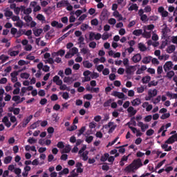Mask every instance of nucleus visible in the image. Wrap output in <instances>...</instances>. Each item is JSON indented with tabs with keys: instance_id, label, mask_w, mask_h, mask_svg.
I'll list each match as a JSON object with an SVG mask.
<instances>
[{
	"instance_id": "nucleus-59",
	"label": "nucleus",
	"mask_w": 177,
	"mask_h": 177,
	"mask_svg": "<svg viewBox=\"0 0 177 177\" xmlns=\"http://www.w3.org/2000/svg\"><path fill=\"white\" fill-rule=\"evenodd\" d=\"M50 99H51L52 102H56V100H58L59 97H57V94H53L50 96Z\"/></svg>"
},
{
	"instance_id": "nucleus-32",
	"label": "nucleus",
	"mask_w": 177,
	"mask_h": 177,
	"mask_svg": "<svg viewBox=\"0 0 177 177\" xmlns=\"http://www.w3.org/2000/svg\"><path fill=\"white\" fill-rule=\"evenodd\" d=\"M19 53V50H13V51L8 50V55H10V56L11 57L17 56Z\"/></svg>"
},
{
	"instance_id": "nucleus-28",
	"label": "nucleus",
	"mask_w": 177,
	"mask_h": 177,
	"mask_svg": "<svg viewBox=\"0 0 177 177\" xmlns=\"http://www.w3.org/2000/svg\"><path fill=\"white\" fill-rule=\"evenodd\" d=\"M89 153L88 152V151H86L84 153H82L81 154V157H82V160L83 161H87L88 160V154Z\"/></svg>"
},
{
	"instance_id": "nucleus-39",
	"label": "nucleus",
	"mask_w": 177,
	"mask_h": 177,
	"mask_svg": "<svg viewBox=\"0 0 177 177\" xmlns=\"http://www.w3.org/2000/svg\"><path fill=\"white\" fill-rule=\"evenodd\" d=\"M86 131V127H82L80 130L79 133H77V136L80 137L82 133H84Z\"/></svg>"
},
{
	"instance_id": "nucleus-57",
	"label": "nucleus",
	"mask_w": 177,
	"mask_h": 177,
	"mask_svg": "<svg viewBox=\"0 0 177 177\" xmlns=\"http://www.w3.org/2000/svg\"><path fill=\"white\" fill-rule=\"evenodd\" d=\"M28 142L30 143V145H34V143H37V139L34 138H29Z\"/></svg>"
},
{
	"instance_id": "nucleus-38",
	"label": "nucleus",
	"mask_w": 177,
	"mask_h": 177,
	"mask_svg": "<svg viewBox=\"0 0 177 177\" xmlns=\"http://www.w3.org/2000/svg\"><path fill=\"white\" fill-rule=\"evenodd\" d=\"M157 85H158V82H156L153 80L148 84V87L151 88V86H157Z\"/></svg>"
},
{
	"instance_id": "nucleus-45",
	"label": "nucleus",
	"mask_w": 177,
	"mask_h": 177,
	"mask_svg": "<svg viewBox=\"0 0 177 177\" xmlns=\"http://www.w3.org/2000/svg\"><path fill=\"white\" fill-rule=\"evenodd\" d=\"M4 16H6V17H12V16H13V12L7 10L5 12Z\"/></svg>"
},
{
	"instance_id": "nucleus-40",
	"label": "nucleus",
	"mask_w": 177,
	"mask_h": 177,
	"mask_svg": "<svg viewBox=\"0 0 177 177\" xmlns=\"http://www.w3.org/2000/svg\"><path fill=\"white\" fill-rule=\"evenodd\" d=\"M52 117L54 119L53 121H55V122H59V120H60V117H59V115H57V113L53 114Z\"/></svg>"
},
{
	"instance_id": "nucleus-61",
	"label": "nucleus",
	"mask_w": 177,
	"mask_h": 177,
	"mask_svg": "<svg viewBox=\"0 0 177 177\" xmlns=\"http://www.w3.org/2000/svg\"><path fill=\"white\" fill-rule=\"evenodd\" d=\"M57 147H58V149H64V143L62 141L59 142L57 144Z\"/></svg>"
},
{
	"instance_id": "nucleus-17",
	"label": "nucleus",
	"mask_w": 177,
	"mask_h": 177,
	"mask_svg": "<svg viewBox=\"0 0 177 177\" xmlns=\"http://www.w3.org/2000/svg\"><path fill=\"white\" fill-rule=\"evenodd\" d=\"M151 56H148V57H145L142 59V62L144 64H149V63H150L151 62Z\"/></svg>"
},
{
	"instance_id": "nucleus-30",
	"label": "nucleus",
	"mask_w": 177,
	"mask_h": 177,
	"mask_svg": "<svg viewBox=\"0 0 177 177\" xmlns=\"http://www.w3.org/2000/svg\"><path fill=\"white\" fill-rule=\"evenodd\" d=\"M165 143H168V145H172V143H175V140L174 139L173 136H170L166 141Z\"/></svg>"
},
{
	"instance_id": "nucleus-18",
	"label": "nucleus",
	"mask_w": 177,
	"mask_h": 177,
	"mask_svg": "<svg viewBox=\"0 0 177 177\" xmlns=\"http://www.w3.org/2000/svg\"><path fill=\"white\" fill-rule=\"evenodd\" d=\"M142 103L140 98H136L131 102L132 106H139Z\"/></svg>"
},
{
	"instance_id": "nucleus-60",
	"label": "nucleus",
	"mask_w": 177,
	"mask_h": 177,
	"mask_svg": "<svg viewBox=\"0 0 177 177\" xmlns=\"http://www.w3.org/2000/svg\"><path fill=\"white\" fill-rule=\"evenodd\" d=\"M91 26H97L99 24V21L97 19H94L91 21Z\"/></svg>"
},
{
	"instance_id": "nucleus-2",
	"label": "nucleus",
	"mask_w": 177,
	"mask_h": 177,
	"mask_svg": "<svg viewBox=\"0 0 177 177\" xmlns=\"http://www.w3.org/2000/svg\"><path fill=\"white\" fill-rule=\"evenodd\" d=\"M131 164L133 165V167L136 171L139 169L140 167H143V163H142V160L140 158L133 160Z\"/></svg>"
},
{
	"instance_id": "nucleus-44",
	"label": "nucleus",
	"mask_w": 177,
	"mask_h": 177,
	"mask_svg": "<svg viewBox=\"0 0 177 177\" xmlns=\"http://www.w3.org/2000/svg\"><path fill=\"white\" fill-rule=\"evenodd\" d=\"M140 17L141 21H143V23H146V21H147V20H149L146 14L141 15Z\"/></svg>"
},
{
	"instance_id": "nucleus-47",
	"label": "nucleus",
	"mask_w": 177,
	"mask_h": 177,
	"mask_svg": "<svg viewBox=\"0 0 177 177\" xmlns=\"http://www.w3.org/2000/svg\"><path fill=\"white\" fill-rule=\"evenodd\" d=\"M169 117H171V114L169 113H164L163 115H162V116L160 117L161 120H167V118H169Z\"/></svg>"
},
{
	"instance_id": "nucleus-19",
	"label": "nucleus",
	"mask_w": 177,
	"mask_h": 177,
	"mask_svg": "<svg viewBox=\"0 0 177 177\" xmlns=\"http://www.w3.org/2000/svg\"><path fill=\"white\" fill-rule=\"evenodd\" d=\"M138 49L140 52H146L147 50V48H146V46L143 43L138 44Z\"/></svg>"
},
{
	"instance_id": "nucleus-50",
	"label": "nucleus",
	"mask_w": 177,
	"mask_h": 177,
	"mask_svg": "<svg viewBox=\"0 0 177 177\" xmlns=\"http://www.w3.org/2000/svg\"><path fill=\"white\" fill-rule=\"evenodd\" d=\"M93 95L92 94H86L84 95V99H86V100H92Z\"/></svg>"
},
{
	"instance_id": "nucleus-22",
	"label": "nucleus",
	"mask_w": 177,
	"mask_h": 177,
	"mask_svg": "<svg viewBox=\"0 0 177 177\" xmlns=\"http://www.w3.org/2000/svg\"><path fill=\"white\" fill-rule=\"evenodd\" d=\"M10 111L11 113L12 112L15 115H19V114H20V108H11Z\"/></svg>"
},
{
	"instance_id": "nucleus-49",
	"label": "nucleus",
	"mask_w": 177,
	"mask_h": 177,
	"mask_svg": "<svg viewBox=\"0 0 177 177\" xmlns=\"http://www.w3.org/2000/svg\"><path fill=\"white\" fill-rule=\"evenodd\" d=\"M113 16L115 17H119L120 20H122V16H121V14L118 11H115L113 12Z\"/></svg>"
},
{
	"instance_id": "nucleus-35",
	"label": "nucleus",
	"mask_w": 177,
	"mask_h": 177,
	"mask_svg": "<svg viewBox=\"0 0 177 177\" xmlns=\"http://www.w3.org/2000/svg\"><path fill=\"white\" fill-rule=\"evenodd\" d=\"M70 151H71V147H70V145H66L62 151V153H70Z\"/></svg>"
},
{
	"instance_id": "nucleus-1",
	"label": "nucleus",
	"mask_w": 177,
	"mask_h": 177,
	"mask_svg": "<svg viewBox=\"0 0 177 177\" xmlns=\"http://www.w3.org/2000/svg\"><path fill=\"white\" fill-rule=\"evenodd\" d=\"M129 104H131V102H129V101H126L123 104V108L127 109V112L131 115H135L138 113V111H136V109H135V108H133V106H129Z\"/></svg>"
},
{
	"instance_id": "nucleus-33",
	"label": "nucleus",
	"mask_w": 177,
	"mask_h": 177,
	"mask_svg": "<svg viewBox=\"0 0 177 177\" xmlns=\"http://www.w3.org/2000/svg\"><path fill=\"white\" fill-rule=\"evenodd\" d=\"M174 75H175V72H174V71H170L167 73L166 77L167 78H169V80H171V78H172V77H174Z\"/></svg>"
},
{
	"instance_id": "nucleus-4",
	"label": "nucleus",
	"mask_w": 177,
	"mask_h": 177,
	"mask_svg": "<svg viewBox=\"0 0 177 177\" xmlns=\"http://www.w3.org/2000/svg\"><path fill=\"white\" fill-rule=\"evenodd\" d=\"M172 67H174V64L171 61L167 62L163 66V68L165 73H168V71H169Z\"/></svg>"
},
{
	"instance_id": "nucleus-14",
	"label": "nucleus",
	"mask_w": 177,
	"mask_h": 177,
	"mask_svg": "<svg viewBox=\"0 0 177 177\" xmlns=\"http://www.w3.org/2000/svg\"><path fill=\"white\" fill-rule=\"evenodd\" d=\"M26 70V68L20 69L19 71H15L12 73H10V77H17V75H19V73H21V71H24Z\"/></svg>"
},
{
	"instance_id": "nucleus-21",
	"label": "nucleus",
	"mask_w": 177,
	"mask_h": 177,
	"mask_svg": "<svg viewBox=\"0 0 177 177\" xmlns=\"http://www.w3.org/2000/svg\"><path fill=\"white\" fill-rule=\"evenodd\" d=\"M138 9H139V6H138V4L136 3H133L129 8L128 10H129V12H132V10H136L138 11Z\"/></svg>"
},
{
	"instance_id": "nucleus-15",
	"label": "nucleus",
	"mask_w": 177,
	"mask_h": 177,
	"mask_svg": "<svg viewBox=\"0 0 177 177\" xmlns=\"http://www.w3.org/2000/svg\"><path fill=\"white\" fill-rule=\"evenodd\" d=\"M41 32H44V30L42 28L33 30V34L35 35V37H39V35H41Z\"/></svg>"
},
{
	"instance_id": "nucleus-13",
	"label": "nucleus",
	"mask_w": 177,
	"mask_h": 177,
	"mask_svg": "<svg viewBox=\"0 0 177 177\" xmlns=\"http://www.w3.org/2000/svg\"><path fill=\"white\" fill-rule=\"evenodd\" d=\"M51 26L52 27H57V28H63V24L59 23L57 21H53Z\"/></svg>"
},
{
	"instance_id": "nucleus-26",
	"label": "nucleus",
	"mask_w": 177,
	"mask_h": 177,
	"mask_svg": "<svg viewBox=\"0 0 177 177\" xmlns=\"http://www.w3.org/2000/svg\"><path fill=\"white\" fill-rule=\"evenodd\" d=\"M175 45H171L167 48V53H173V52H175Z\"/></svg>"
},
{
	"instance_id": "nucleus-37",
	"label": "nucleus",
	"mask_w": 177,
	"mask_h": 177,
	"mask_svg": "<svg viewBox=\"0 0 177 177\" xmlns=\"http://www.w3.org/2000/svg\"><path fill=\"white\" fill-rule=\"evenodd\" d=\"M8 116L10 117V120L11 122L15 123V122H16V121H17L16 116L12 115V113H8Z\"/></svg>"
},
{
	"instance_id": "nucleus-54",
	"label": "nucleus",
	"mask_w": 177,
	"mask_h": 177,
	"mask_svg": "<svg viewBox=\"0 0 177 177\" xmlns=\"http://www.w3.org/2000/svg\"><path fill=\"white\" fill-rule=\"evenodd\" d=\"M77 125L73 124L70 127L67 128V131H69L70 132H73V131H75L77 129Z\"/></svg>"
},
{
	"instance_id": "nucleus-12",
	"label": "nucleus",
	"mask_w": 177,
	"mask_h": 177,
	"mask_svg": "<svg viewBox=\"0 0 177 177\" xmlns=\"http://www.w3.org/2000/svg\"><path fill=\"white\" fill-rule=\"evenodd\" d=\"M133 71H136V66H129L126 68V73H127L129 75H131L132 74Z\"/></svg>"
},
{
	"instance_id": "nucleus-6",
	"label": "nucleus",
	"mask_w": 177,
	"mask_h": 177,
	"mask_svg": "<svg viewBox=\"0 0 177 177\" xmlns=\"http://www.w3.org/2000/svg\"><path fill=\"white\" fill-rule=\"evenodd\" d=\"M158 13L161 14L162 17H168V11L165 10L164 7L160 6L158 8Z\"/></svg>"
},
{
	"instance_id": "nucleus-7",
	"label": "nucleus",
	"mask_w": 177,
	"mask_h": 177,
	"mask_svg": "<svg viewBox=\"0 0 177 177\" xmlns=\"http://www.w3.org/2000/svg\"><path fill=\"white\" fill-rule=\"evenodd\" d=\"M131 60L133 63H139L142 60V55L140 53H137L131 57Z\"/></svg>"
},
{
	"instance_id": "nucleus-46",
	"label": "nucleus",
	"mask_w": 177,
	"mask_h": 177,
	"mask_svg": "<svg viewBox=\"0 0 177 177\" xmlns=\"http://www.w3.org/2000/svg\"><path fill=\"white\" fill-rule=\"evenodd\" d=\"M64 73L66 75H71V74H73V70H71V68H66L65 69Z\"/></svg>"
},
{
	"instance_id": "nucleus-48",
	"label": "nucleus",
	"mask_w": 177,
	"mask_h": 177,
	"mask_svg": "<svg viewBox=\"0 0 177 177\" xmlns=\"http://www.w3.org/2000/svg\"><path fill=\"white\" fill-rule=\"evenodd\" d=\"M68 172H70V170H68V168H64L62 171H60L59 173V175H63V174L64 175H67V174H68Z\"/></svg>"
},
{
	"instance_id": "nucleus-25",
	"label": "nucleus",
	"mask_w": 177,
	"mask_h": 177,
	"mask_svg": "<svg viewBox=\"0 0 177 177\" xmlns=\"http://www.w3.org/2000/svg\"><path fill=\"white\" fill-rule=\"evenodd\" d=\"M113 102H114V100H113V99H109V100H106L103 104L104 107H110V106H111V103H113Z\"/></svg>"
},
{
	"instance_id": "nucleus-58",
	"label": "nucleus",
	"mask_w": 177,
	"mask_h": 177,
	"mask_svg": "<svg viewBox=\"0 0 177 177\" xmlns=\"http://www.w3.org/2000/svg\"><path fill=\"white\" fill-rule=\"evenodd\" d=\"M109 38H110V35L107 34L106 32H104L102 35V39L103 41H106V39H109Z\"/></svg>"
},
{
	"instance_id": "nucleus-42",
	"label": "nucleus",
	"mask_w": 177,
	"mask_h": 177,
	"mask_svg": "<svg viewBox=\"0 0 177 177\" xmlns=\"http://www.w3.org/2000/svg\"><path fill=\"white\" fill-rule=\"evenodd\" d=\"M24 19L25 20V21H26V23H30L32 21V17H31V16L30 15L25 16Z\"/></svg>"
},
{
	"instance_id": "nucleus-55",
	"label": "nucleus",
	"mask_w": 177,
	"mask_h": 177,
	"mask_svg": "<svg viewBox=\"0 0 177 177\" xmlns=\"http://www.w3.org/2000/svg\"><path fill=\"white\" fill-rule=\"evenodd\" d=\"M84 38L82 36H80L78 39V44L80 45H85V43L84 42Z\"/></svg>"
},
{
	"instance_id": "nucleus-11",
	"label": "nucleus",
	"mask_w": 177,
	"mask_h": 177,
	"mask_svg": "<svg viewBox=\"0 0 177 177\" xmlns=\"http://www.w3.org/2000/svg\"><path fill=\"white\" fill-rule=\"evenodd\" d=\"M53 82L55 84H56V85H58V86L59 85H62L63 84V81L62 80H60V77H59L58 75H55V76L53 77Z\"/></svg>"
},
{
	"instance_id": "nucleus-36",
	"label": "nucleus",
	"mask_w": 177,
	"mask_h": 177,
	"mask_svg": "<svg viewBox=\"0 0 177 177\" xmlns=\"http://www.w3.org/2000/svg\"><path fill=\"white\" fill-rule=\"evenodd\" d=\"M8 59H9V57L5 55H1L0 56V60H1V63H5V62H6V60H8Z\"/></svg>"
},
{
	"instance_id": "nucleus-53",
	"label": "nucleus",
	"mask_w": 177,
	"mask_h": 177,
	"mask_svg": "<svg viewBox=\"0 0 177 177\" xmlns=\"http://www.w3.org/2000/svg\"><path fill=\"white\" fill-rule=\"evenodd\" d=\"M153 134H154V130H153L152 129L147 130L146 132L147 136H151Z\"/></svg>"
},
{
	"instance_id": "nucleus-64",
	"label": "nucleus",
	"mask_w": 177,
	"mask_h": 177,
	"mask_svg": "<svg viewBox=\"0 0 177 177\" xmlns=\"http://www.w3.org/2000/svg\"><path fill=\"white\" fill-rule=\"evenodd\" d=\"M89 48H92V49H95L96 48V42L95 41H91L88 44Z\"/></svg>"
},
{
	"instance_id": "nucleus-52",
	"label": "nucleus",
	"mask_w": 177,
	"mask_h": 177,
	"mask_svg": "<svg viewBox=\"0 0 177 177\" xmlns=\"http://www.w3.org/2000/svg\"><path fill=\"white\" fill-rule=\"evenodd\" d=\"M32 12V9L31 8H28L24 10V15H30Z\"/></svg>"
},
{
	"instance_id": "nucleus-5",
	"label": "nucleus",
	"mask_w": 177,
	"mask_h": 177,
	"mask_svg": "<svg viewBox=\"0 0 177 177\" xmlns=\"http://www.w3.org/2000/svg\"><path fill=\"white\" fill-rule=\"evenodd\" d=\"M32 120V115H30L28 117L24 118L22 122L21 123L22 128H26V127H27V124H28L30 121H31Z\"/></svg>"
},
{
	"instance_id": "nucleus-10",
	"label": "nucleus",
	"mask_w": 177,
	"mask_h": 177,
	"mask_svg": "<svg viewBox=\"0 0 177 177\" xmlns=\"http://www.w3.org/2000/svg\"><path fill=\"white\" fill-rule=\"evenodd\" d=\"M124 172H127V174H131V172H135L136 169L135 167H133V165L131 163L124 168Z\"/></svg>"
},
{
	"instance_id": "nucleus-34",
	"label": "nucleus",
	"mask_w": 177,
	"mask_h": 177,
	"mask_svg": "<svg viewBox=\"0 0 177 177\" xmlns=\"http://www.w3.org/2000/svg\"><path fill=\"white\" fill-rule=\"evenodd\" d=\"M12 162V156H6L4 158V164H10V162Z\"/></svg>"
},
{
	"instance_id": "nucleus-29",
	"label": "nucleus",
	"mask_w": 177,
	"mask_h": 177,
	"mask_svg": "<svg viewBox=\"0 0 177 177\" xmlns=\"http://www.w3.org/2000/svg\"><path fill=\"white\" fill-rule=\"evenodd\" d=\"M83 66L86 68H91L92 67V63L89 62V61L83 62Z\"/></svg>"
},
{
	"instance_id": "nucleus-43",
	"label": "nucleus",
	"mask_w": 177,
	"mask_h": 177,
	"mask_svg": "<svg viewBox=\"0 0 177 177\" xmlns=\"http://www.w3.org/2000/svg\"><path fill=\"white\" fill-rule=\"evenodd\" d=\"M37 19H39V21H45V17L42 14H38Z\"/></svg>"
},
{
	"instance_id": "nucleus-62",
	"label": "nucleus",
	"mask_w": 177,
	"mask_h": 177,
	"mask_svg": "<svg viewBox=\"0 0 177 177\" xmlns=\"http://www.w3.org/2000/svg\"><path fill=\"white\" fill-rule=\"evenodd\" d=\"M144 10L145 13H149L150 12H151V6H145Z\"/></svg>"
},
{
	"instance_id": "nucleus-63",
	"label": "nucleus",
	"mask_w": 177,
	"mask_h": 177,
	"mask_svg": "<svg viewBox=\"0 0 177 177\" xmlns=\"http://www.w3.org/2000/svg\"><path fill=\"white\" fill-rule=\"evenodd\" d=\"M92 140H93V137L92 136L86 137V142L88 144L92 143Z\"/></svg>"
},
{
	"instance_id": "nucleus-31",
	"label": "nucleus",
	"mask_w": 177,
	"mask_h": 177,
	"mask_svg": "<svg viewBox=\"0 0 177 177\" xmlns=\"http://www.w3.org/2000/svg\"><path fill=\"white\" fill-rule=\"evenodd\" d=\"M20 77L24 80H28V78H30V74L27 73H21Z\"/></svg>"
},
{
	"instance_id": "nucleus-24",
	"label": "nucleus",
	"mask_w": 177,
	"mask_h": 177,
	"mask_svg": "<svg viewBox=\"0 0 177 177\" xmlns=\"http://www.w3.org/2000/svg\"><path fill=\"white\" fill-rule=\"evenodd\" d=\"M39 122H41L39 120L34 122L30 125L29 129H35L36 128H38V127H39Z\"/></svg>"
},
{
	"instance_id": "nucleus-23",
	"label": "nucleus",
	"mask_w": 177,
	"mask_h": 177,
	"mask_svg": "<svg viewBox=\"0 0 177 177\" xmlns=\"http://www.w3.org/2000/svg\"><path fill=\"white\" fill-rule=\"evenodd\" d=\"M166 96L170 97V99H177V93L172 94L171 92L167 91L166 93Z\"/></svg>"
},
{
	"instance_id": "nucleus-27",
	"label": "nucleus",
	"mask_w": 177,
	"mask_h": 177,
	"mask_svg": "<svg viewBox=\"0 0 177 177\" xmlns=\"http://www.w3.org/2000/svg\"><path fill=\"white\" fill-rule=\"evenodd\" d=\"M151 80V77L150 76H145L142 77V84H148V82H150Z\"/></svg>"
},
{
	"instance_id": "nucleus-51",
	"label": "nucleus",
	"mask_w": 177,
	"mask_h": 177,
	"mask_svg": "<svg viewBox=\"0 0 177 177\" xmlns=\"http://www.w3.org/2000/svg\"><path fill=\"white\" fill-rule=\"evenodd\" d=\"M77 53H78V48L73 47L71 49V56H74V55H77Z\"/></svg>"
},
{
	"instance_id": "nucleus-3",
	"label": "nucleus",
	"mask_w": 177,
	"mask_h": 177,
	"mask_svg": "<svg viewBox=\"0 0 177 177\" xmlns=\"http://www.w3.org/2000/svg\"><path fill=\"white\" fill-rule=\"evenodd\" d=\"M30 6L34 8L33 12L35 13H36V12H39V10H41V6L38 5V3L37 1H31L30 3Z\"/></svg>"
},
{
	"instance_id": "nucleus-56",
	"label": "nucleus",
	"mask_w": 177,
	"mask_h": 177,
	"mask_svg": "<svg viewBox=\"0 0 177 177\" xmlns=\"http://www.w3.org/2000/svg\"><path fill=\"white\" fill-rule=\"evenodd\" d=\"M63 99H65V100H67L68 99H70V94L67 92H64L62 94Z\"/></svg>"
},
{
	"instance_id": "nucleus-9",
	"label": "nucleus",
	"mask_w": 177,
	"mask_h": 177,
	"mask_svg": "<svg viewBox=\"0 0 177 177\" xmlns=\"http://www.w3.org/2000/svg\"><path fill=\"white\" fill-rule=\"evenodd\" d=\"M112 96H115V97H118V99H125V94L124 93H120L118 91H113L111 93Z\"/></svg>"
},
{
	"instance_id": "nucleus-16",
	"label": "nucleus",
	"mask_w": 177,
	"mask_h": 177,
	"mask_svg": "<svg viewBox=\"0 0 177 177\" xmlns=\"http://www.w3.org/2000/svg\"><path fill=\"white\" fill-rule=\"evenodd\" d=\"M143 34V30L137 29L133 31V35H136V37H140Z\"/></svg>"
},
{
	"instance_id": "nucleus-41",
	"label": "nucleus",
	"mask_w": 177,
	"mask_h": 177,
	"mask_svg": "<svg viewBox=\"0 0 177 177\" xmlns=\"http://www.w3.org/2000/svg\"><path fill=\"white\" fill-rule=\"evenodd\" d=\"M71 81H73V77H65L64 78V82H65V84H70Z\"/></svg>"
},
{
	"instance_id": "nucleus-20",
	"label": "nucleus",
	"mask_w": 177,
	"mask_h": 177,
	"mask_svg": "<svg viewBox=\"0 0 177 177\" xmlns=\"http://www.w3.org/2000/svg\"><path fill=\"white\" fill-rule=\"evenodd\" d=\"M109 157H110V154L109 153H105L103 156L100 158V161L102 162H106V160H108Z\"/></svg>"
},
{
	"instance_id": "nucleus-8",
	"label": "nucleus",
	"mask_w": 177,
	"mask_h": 177,
	"mask_svg": "<svg viewBox=\"0 0 177 177\" xmlns=\"http://www.w3.org/2000/svg\"><path fill=\"white\" fill-rule=\"evenodd\" d=\"M70 3L67 0H63L57 3V8H66V6H68Z\"/></svg>"
}]
</instances>
